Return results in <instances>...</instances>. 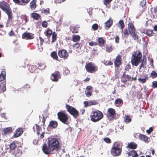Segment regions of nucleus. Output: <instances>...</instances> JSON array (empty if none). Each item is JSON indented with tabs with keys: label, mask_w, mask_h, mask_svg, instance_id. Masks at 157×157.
Here are the masks:
<instances>
[{
	"label": "nucleus",
	"mask_w": 157,
	"mask_h": 157,
	"mask_svg": "<svg viewBox=\"0 0 157 157\" xmlns=\"http://www.w3.org/2000/svg\"><path fill=\"white\" fill-rule=\"evenodd\" d=\"M60 138L57 136H53V137L48 139L47 145L46 144H43L42 150L46 154H49L54 151H57L59 147Z\"/></svg>",
	"instance_id": "f257e3e1"
},
{
	"label": "nucleus",
	"mask_w": 157,
	"mask_h": 157,
	"mask_svg": "<svg viewBox=\"0 0 157 157\" xmlns=\"http://www.w3.org/2000/svg\"><path fill=\"white\" fill-rule=\"evenodd\" d=\"M122 147L121 144L118 142H116L113 144L112 147L110 152L113 157L118 156L121 154Z\"/></svg>",
	"instance_id": "f03ea898"
},
{
	"label": "nucleus",
	"mask_w": 157,
	"mask_h": 157,
	"mask_svg": "<svg viewBox=\"0 0 157 157\" xmlns=\"http://www.w3.org/2000/svg\"><path fill=\"white\" fill-rule=\"evenodd\" d=\"M103 117V114L101 111L98 110L93 111L90 115L91 120L94 122L99 121Z\"/></svg>",
	"instance_id": "7ed1b4c3"
},
{
	"label": "nucleus",
	"mask_w": 157,
	"mask_h": 157,
	"mask_svg": "<svg viewBox=\"0 0 157 157\" xmlns=\"http://www.w3.org/2000/svg\"><path fill=\"white\" fill-rule=\"evenodd\" d=\"M0 7L7 14L9 19H11L12 18V10L8 4L5 2H2L0 3Z\"/></svg>",
	"instance_id": "20e7f679"
},
{
	"label": "nucleus",
	"mask_w": 157,
	"mask_h": 157,
	"mask_svg": "<svg viewBox=\"0 0 157 157\" xmlns=\"http://www.w3.org/2000/svg\"><path fill=\"white\" fill-rule=\"evenodd\" d=\"M58 119L63 124H69L68 115L65 111H60L57 113Z\"/></svg>",
	"instance_id": "39448f33"
},
{
	"label": "nucleus",
	"mask_w": 157,
	"mask_h": 157,
	"mask_svg": "<svg viewBox=\"0 0 157 157\" xmlns=\"http://www.w3.org/2000/svg\"><path fill=\"white\" fill-rule=\"evenodd\" d=\"M141 57V53L139 51H138L134 52L131 59L132 65L137 66L140 62Z\"/></svg>",
	"instance_id": "423d86ee"
},
{
	"label": "nucleus",
	"mask_w": 157,
	"mask_h": 157,
	"mask_svg": "<svg viewBox=\"0 0 157 157\" xmlns=\"http://www.w3.org/2000/svg\"><path fill=\"white\" fill-rule=\"evenodd\" d=\"M66 107L67 111L72 115L74 118H76L78 117L79 112L75 108L67 104H66Z\"/></svg>",
	"instance_id": "0eeeda50"
},
{
	"label": "nucleus",
	"mask_w": 157,
	"mask_h": 157,
	"mask_svg": "<svg viewBox=\"0 0 157 157\" xmlns=\"http://www.w3.org/2000/svg\"><path fill=\"white\" fill-rule=\"evenodd\" d=\"M136 79V75H133L131 77V76L128 75H125L124 74L121 78V82L125 83L127 81H135Z\"/></svg>",
	"instance_id": "6e6552de"
},
{
	"label": "nucleus",
	"mask_w": 157,
	"mask_h": 157,
	"mask_svg": "<svg viewBox=\"0 0 157 157\" xmlns=\"http://www.w3.org/2000/svg\"><path fill=\"white\" fill-rule=\"evenodd\" d=\"M106 115L107 117L109 119H113L116 115V111L115 109L112 108L108 109Z\"/></svg>",
	"instance_id": "1a4fd4ad"
},
{
	"label": "nucleus",
	"mask_w": 157,
	"mask_h": 157,
	"mask_svg": "<svg viewBox=\"0 0 157 157\" xmlns=\"http://www.w3.org/2000/svg\"><path fill=\"white\" fill-rule=\"evenodd\" d=\"M45 35L47 36L48 38L50 37L51 35H52V42L53 43L54 42L56 39V34L55 33H52V31L50 29H48L47 31L45 33Z\"/></svg>",
	"instance_id": "9d476101"
},
{
	"label": "nucleus",
	"mask_w": 157,
	"mask_h": 157,
	"mask_svg": "<svg viewBox=\"0 0 157 157\" xmlns=\"http://www.w3.org/2000/svg\"><path fill=\"white\" fill-rule=\"evenodd\" d=\"M61 78L60 74L59 71H56L51 74V80L57 82L59 79Z\"/></svg>",
	"instance_id": "9b49d317"
},
{
	"label": "nucleus",
	"mask_w": 157,
	"mask_h": 157,
	"mask_svg": "<svg viewBox=\"0 0 157 157\" xmlns=\"http://www.w3.org/2000/svg\"><path fill=\"white\" fill-rule=\"evenodd\" d=\"M148 79V77L147 75L143 73L140 75V77L138 79V80L140 82L142 83H144L146 82Z\"/></svg>",
	"instance_id": "f8f14e48"
},
{
	"label": "nucleus",
	"mask_w": 157,
	"mask_h": 157,
	"mask_svg": "<svg viewBox=\"0 0 157 157\" xmlns=\"http://www.w3.org/2000/svg\"><path fill=\"white\" fill-rule=\"evenodd\" d=\"M58 55L61 58L67 59L68 56V53L65 50H62L58 52Z\"/></svg>",
	"instance_id": "ddd939ff"
},
{
	"label": "nucleus",
	"mask_w": 157,
	"mask_h": 157,
	"mask_svg": "<svg viewBox=\"0 0 157 157\" xmlns=\"http://www.w3.org/2000/svg\"><path fill=\"white\" fill-rule=\"evenodd\" d=\"M98 104V101L96 100H93L91 101H85L84 102V107H86L87 106H90L92 105H97Z\"/></svg>",
	"instance_id": "4468645a"
},
{
	"label": "nucleus",
	"mask_w": 157,
	"mask_h": 157,
	"mask_svg": "<svg viewBox=\"0 0 157 157\" xmlns=\"http://www.w3.org/2000/svg\"><path fill=\"white\" fill-rule=\"evenodd\" d=\"M12 132V128L11 127H9L5 128L2 132V134L3 136H6L10 134Z\"/></svg>",
	"instance_id": "2eb2a0df"
},
{
	"label": "nucleus",
	"mask_w": 157,
	"mask_h": 157,
	"mask_svg": "<svg viewBox=\"0 0 157 157\" xmlns=\"http://www.w3.org/2000/svg\"><path fill=\"white\" fill-rule=\"evenodd\" d=\"M58 123L57 121H51L48 125V127L52 128H56L58 126Z\"/></svg>",
	"instance_id": "dca6fc26"
},
{
	"label": "nucleus",
	"mask_w": 157,
	"mask_h": 157,
	"mask_svg": "<svg viewBox=\"0 0 157 157\" xmlns=\"http://www.w3.org/2000/svg\"><path fill=\"white\" fill-rule=\"evenodd\" d=\"M16 3L20 5H25L29 3L30 0H13Z\"/></svg>",
	"instance_id": "f3484780"
},
{
	"label": "nucleus",
	"mask_w": 157,
	"mask_h": 157,
	"mask_svg": "<svg viewBox=\"0 0 157 157\" xmlns=\"http://www.w3.org/2000/svg\"><path fill=\"white\" fill-rule=\"evenodd\" d=\"M113 24V20L110 18L105 23L104 28L106 30H108Z\"/></svg>",
	"instance_id": "a211bd4d"
},
{
	"label": "nucleus",
	"mask_w": 157,
	"mask_h": 157,
	"mask_svg": "<svg viewBox=\"0 0 157 157\" xmlns=\"http://www.w3.org/2000/svg\"><path fill=\"white\" fill-rule=\"evenodd\" d=\"M92 87L91 86H87L86 88L85 93L86 95L88 97L92 95Z\"/></svg>",
	"instance_id": "6ab92c4d"
},
{
	"label": "nucleus",
	"mask_w": 157,
	"mask_h": 157,
	"mask_svg": "<svg viewBox=\"0 0 157 157\" xmlns=\"http://www.w3.org/2000/svg\"><path fill=\"white\" fill-rule=\"evenodd\" d=\"M139 138L141 140L143 141L146 143L149 142V138L146 135L140 134L138 136Z\"/></svg>",
	"instance_id": "aec40b11"
},
{
	"label": "nucleus",
	"mask_w": 157,
	"mask_h": 157,
	"mask_svg": "<svg viewBox=\"0 0 157 157\" xmlns=\"http://www.w3.org/2000/svg\"><path fill=\"white\" fill-rule=\"evenodd\" d=\"M121 56L119 55H118L116 58L114 62L115 66L116 67H118L121 65Z\"/></svg>",
	"instance_id": "412c9836"
},
{
	"label": "nucleus",
	"mask_w": 157,
	"mask_h": 157,
	"mask_svg": "<svg viewBox=\"0 0 157 157\" xmlns=\"http://www.w3.org/2000/svg\"><path fill=\"white\" fill-rule=\"evenodd\" d=\"M23 133V129L21 128H19L16 130V133L13 136L14 138H17L20 136Z\"/></svg>",
	"instance_id": "4be33fe9"
},
{
	"label": "nucleus",
	"mask_w": 157,
	"mask_h": 157,
	"mask_svg": "<svg viewBox=\"0 0 157 157\" xmlns=\"http://www.w3.org/2000/svg\"><path fill=\"white\" fill-rule=\"evenodd\" d=\"M129 157H137L139 155L134 150L127 152Z\"/></svg>",
	"instance_id": "5701e85b"
},
{
	"label": "nucleus",
	"mask_w": 157,
	"mask_h": 157,
	"mask_svg": "<svg viewBox=\"0 0 157 157\" xmlns=\"http://www.w3.org/2000/svg\"><path fill=\"white\" fill-rule=\"evenodd\" d=\"M137 147V145L135 142H131L128 144L127 147L133 149H136Z\"/></svg>",
	"instance_id": "b1692460"
},
{
	"label": "nucleus",
	"mask_w": 157,
	"mask_h": 157,
	"mask_svg": "<svg viewBox=\"0 0 157 157\" xmlns=\"http://www.w3.org/2000/svg\"><path fill=\"white\" fill-rule=\"evenodd\" d=\"M22 37L23 39H30L33 38V35L29 33H25L23 34Z\"/></svg>",
	"instance_id": "393cba45"
},
{
	"label": "nucleus",
	"mask_w": 157,
	"mask_h": 157,
	"mask_svg": "<svg viewBox=\"0 0 157 157\" xmlns=\"http://www.w3.org/2000/svg\"><path fill=\"white\" fill-rule=\"evenodd\" d=\"M114 104L117 106H121L123 104V100L121 98H117L115 100Z\"/></svg>",
	"instance_id": "a878e982"
},
{
	"label": "nucleus",
	"mask_w": 157,
	"mask_h": 157,
	"mask_svg": "<svg viewBox=\"0 0 157 157\" xmlns=\"http://www.w3.org/2000/svg\"><path fill=\"white\" fill-rule=\"evenodd\" d=\"M6 82L0 84V94L5 92L6 90Z\"/></svg>",
	"instance_id": "bb28decb"
},
{
	"label": "nucleus",
	"mask_w": 157,
	"mask_h": 157,
	"mask_svg": "<svg viewBox=\"0 0 157 157\" xmlns=\"http://www.w3.org/2000/svg\"><path fill=\"white\" fill-rule=\"evenodd\" d=\"M86 69H96L97 67L94 64L91 62L87 64L85 66Z\"/></svg>",
	"instance_id": "cd10ccee"
},
{
	"label": "nucleus",
	"mask_w": 157,
	"mask_h": 157,
	"mask_svg": "<svg viewBox=\"0 0 157 157\" xmlns=\"http://www.w3.org/2000/svg\"><path fill=\"white\" fill-rule=\"evenodd\" d=\"M128 29L130 33L136 31V30L134 26L132 23H128Z\"/></svg>",
	"instance_id": "c85d7f7f"
},
{
	"label": "nucleus",
	"mask_w": 157,
	"mask_h": 157,
	"mask_svg": "<svg viewBox=\"0 0 157 157\" xmlns=\"http://www.w3.org/2000/svg\"><path fill=\"white\" fill-rule=\"evenodd\" d=\"M6 76V72L4 69H3L0 74V82L5 79Z\"/></svg>",
	"instance_id": "c756f323"
},
{
	"label": "nucleus",
	"mask_w": 157,
	"mask_h": 157,
	"mask_svg": "<svg viewBox=\"0 0 157 157\" xmlns=\"http://www.w3.org/2000/svg\"><path fill=\"white\" fill-rule=\"evenodd\" d=\"M36 2L35 0L32 1L30 4V7L32 10H34L36 7Z\"/></svg>",
	"instance_id": "7c9ffc66"
},
{
	"label": "nucleus",
	"mask_w": 157,
	"mask_h": 157,
	"mask_svg": "<svg viewBox=\"0 0 157 157\" xmlns=\"http://www.w3.org/2000/svg\"><path fill=\"white\" fill-rule=\"evenodd\" d=\"M9 146L10 147V150L13 151L14 150L16 147V144L15 142H13L11 143L9 145Z\"/></svg>",
	"instance_id": "2f4dec72"
},
{
	"label": "nucleus",
	"mask_w": 157,
	"mask_h": 157,
	"mask_svg": "<svg viewBox=\"0 0 157 157\" xmlns=\"http://www.w3.org/2000/svg\"><path fill=\"white\" fill-rule=\"evenodd\" d=\"M136 31L131 33V35L133 38L134 40H138V36L136 34Z\"/></svg>",
	"instance_id": "473e14b6"
},
{
	"label": "nucleus",
	"mask_w": 157,
	"mask_h": 157,
	"mask_svg": "<svg viewBox=\"0 0 157 157\" xmlns=\"http://www.w3.org/2000/svg\"><path fill=\"white\" fill-rule=\"evenodd\" d=\"M31 16L34 19L36 20L39 19L40 17V16L39 15L36 13H32Z\"/></svg>",
	"instance_id": "72a5a7b5"
},
{
	"label": "nucleus",
	"mask_w": 157,
	"mask_h": 157,
	"mask_svg": "<svg viewBox=\"0 0 157 157\" xmlns=\"http://www.w3.org/2000/svg\"><path fill=\"white\" fill-rule=\"evenodd\" d=\"M124 119L125 122L126 123H129L131 121L130 117L129 116L126 115H125Z\"/></svg>",
	"instance_id": "f704fd0d"
},
{
	"label": "nucleus",
	"mask_w": 157,
	"mask_h": 157,
	"mask_svg": "<svg viewBox=\"0 0 157 157\" xmlns=\"http://www.w3.org/2000/svg\"><path fill=\"white\" fill-rule=\"evenodd\" d=\"M150 63L149 65H147V67L148 68H153L154 66L153 65V60L152 59L149 58L148 59Z\"/></svg>",
	"instance_id": "c9c22d12"
},
{
	"label": "nucleus",
	"mask_w": 157,
	"mask_h": 157,
	"mask_svg": "<svg viewBox=\"0 0 157 157\" xmlns=\"http://www.w3.org/2000/svg\"><path fill=\"white\" fill-rule=\"evenodd\" d=\"M119 27H121L122 29L121 32H123V29L124 27V22L122 20H120L119 22Z\"/></svg>",
	"instance_id": "e433bc0d"
},
{
	"label": "nucleus",
	"mask_w": 157,
	"mask_h": 157,
	"mask_svg": "<svg viewBox=\"0 0 157 157\" xmlns=\"http://www.w3.org/2000/svg\"><path fill=\"white\" fill-rule=\"evenodd\" d=\"M51 56L54 59L58 60V56L57 55V53L55 52H53L51 54Z\"/></svg>",
	"instance_id": "4c0bfd02"
},
{
	"label": "nucleus",
	"mask_w": 157,
	"mask_h": 157,
	"mask_svg": "<svg viewBox=\"0 0 157 157\" xmlns=\"http://www.w3.org/2000/svg\"><path fill=\"white\" fill-rule=\"evenodd\" d=\"M80 38V36L78 35H75L73 36L72 40L74 41L77 42L79 40Z\"/></svg>",
	"instance_id": "58836bf2"
},
{
	"label": "nucleus",
	"mask_w": 157,
	"mask_h": 157,
	"mask_svg": "<svg viewBox=\"0 0 157 157\" xmlns=\"http://www.w3.org/2000/svg\"><path fill=\"white\" fill-rule=\"evenodd\" d=\"M30 88V85L29 84H26L23 86L21 89H22V90H27L29 88Z\"/></svg>",
	"instance_id": "ea45409f"
},
{
	"label": "nucleus",
	"mask_w": 157,
	"mask_h": 157,
	"mask_svg": "<svg viewBox=\"0 0 157 157\" xmlns=\"http://www.w3.org/2000/svg\"><path fill=\"white\" fill-rule=\"evenodd\" d=\"M36 127V129L37 134L39 135L40 134V131L41 130V128L37 124H35Z\"/></svg>",
	"instance_id": "a19ab883"
},
{
	"label": "nucleus",
	"mask_w": 157,
	"mask_h": 157,
	"mask_svg": "<svg viewBox=\"0 0 157 157\" xmlns=\"http://www.w3.org/2000/svg\"><path fill=\"white\" fill-rule=\"evenodd\" d=\"M98 41L100 46H102L103 45L104 43V40L102 38H98Z\"/></svg>",
	"instance_id": "79ce46f5"
},
{
	"label": "nucleus",
	"mask_w": 157,
	"mask_h": 157,
	"mask_svg": "<svg viewBox=\"0 0 157 157\" xmlns=\"http://www.w3.org/2000/svg\"><path fill=\"white\" fill-rule=\"evenodd\" d=\"M151 75L152 78H155L157 77V73L155 71H152L151 73Z\"/></svg>",
	"instance_id": "37998d69"
},
{
	"label": "nucleus",
	"mask_w": 157,
	"mask_h": 157,
	"mask_svg": "<svg viewBox=\"0 0 157 157\" xmlns=\"http://www.w3.org/2000/svg\"><path fill=\"white\" fill-rule=\"evenodd\" d=\"M104 141L108 144H110L111 142V140L108 137L104 138Z\"/></svg>",
	"instance_id": "c03bdc74"
},
{
	"label": "nucleus",
	"mask_w": 157,
	"mask_h": 157,
	"mask_svg": "<svg viewBox=\"0 0 157 157\" xmlns=\"http://www.w3.org/2000/svg\"><path fill=\"white\" fill-rule=\"evenodd\" d=\"M125 31L124 32V35L125 36L129 35L131 34L130 32L128 30V29H124Z\"/></svg>",
	"instance_id": "a18cd8bd"
},
{
	"label": "nucleus",
	"mask_w": 157,
	"mask_h": 157,
	"mask_svg": "<svg viewBox=\"0 0 157 157\" xmlns=\"http://www.w3.org/2000/svg\"><path fill=\"white\" fill-rule=\"evenodd\" d=\"M145 63L146 62L145 61H143L142 63H141V65L140 66V69H141L142 68H146Z\"/></svg>",
	"instance_id": "49530a36"
},
{
	"label": "nucleus",
	"mask_w": 157,
	"mask_h": 157,
	"mask_svg": "<svg viewBox=\"0 0 157 157\" xmlns=\"http://www.w3.org/2000/svg\"><path fill=\"white\" fill-rule=\"evenodd\" d=\"M153 33V31L152 30H148L146 31V34L149 36H151Z\"/></svg>",
	"instance_id": "de8ad7c7"
},
{
	"label": "nucleus",
	"mask_w": 157,
	"mask_h": 157,
	"mask_svg": "<svg viewBox=\"0 0 157 157\" xmlns=\"http://www.w3.org/2000/svg\"><path fill=\"white\" fill-rule=\"evenodd\" d=\"M92 27L94 30H96L98 29V25L97 24H95L92 25Z\"/></svg>",
	"instance_id": "09e8293b"
},
{
	"label": "nucleus",
	"mask_w": 157,
	"mask_h": 157,
	"mask_svg": "<svg viewBox=\"0 0 157 157\" xmlns=\"http://www.w3.org/2000/svg\"><path fill=\"white\" fill-rule=\"evenodd\" d=\"M146 3V1L145 0H143L142 1L140 2V6L142 7L144 6Z\"/></svg>",
	"instance_id": "8fccbe9b"
},
{
	"label": "nucleus",
	"mask_w": 157,
	"mask_h": 157,
	"mask_svg": "<svg viewBox=\"0 0 157 157\" xmlns=\"http://www.w3.org/2000/svg\"><path fill=\"white\" fill-rule=\"evenodd\" d=\"M47 22L46 21H44L42 22V25L43 27L46 28L47 27Z\"/></svg>",
	"instance_id": "3c124183"
},
{
	"label": "nucleus",
	"mask_w": 157,
	"mask_h": 157,
	"mask_svg": "<svg viewBox=\"0 0 157 157\" xmlns=\"http://www.w3.org/2000/svg\"><path fill=\"white\" fill-rule=\"evenodd\" d=\"M70 73V71L69 69H65L64 72H63V74L64 75H69Z\"/></svg>",
	"instance_id": "603ef678"
},
{
	"label": "nucleus",
	"mask_w": 157,
	"mask_h": 157,
	"mask_svg": "<svg viewBox=\"0 0 157 157\" xmlns=\"http://www.w3.org/2000/svg\"><path fill=\"white\" fill-rule=\"evenodd\" d=\"M112 50V48L111 46H107L106 47V51L107 52H111Z\"/></svg>",
	"instance_id": "864d4df0"
},
{
	"label": "nucleus",
	"mask_w": 157,
	"mask_h": 157,
	"mask_svg": "<svg viewBox=\"0 0 157 157\" xmlns=\"http://www.w3.org/2000/svg\"><path fill=\"white\" fill-rule=\"evenodd\" d=\"M152 87L153 88H157V82L154 81L152 82Z\"/></svg>",
	"instance_id": "5fc2aeb1"
},
{
	"label": "nucleus",
	"mask_w": 157,
	"mask_h": 157,
	"mask_svg": "<svg viewBox=\"0 0 157 157\" xmlns=\"http://www.w3.org/2000/svg\"><path fill=\"white\" fill-rule=\"evenodd\" d=\"M153 131V129L152 127H150L149 129L146 130V132L148 134H150Z\"/></svg>",
	"instance_id": "6e6d98bb"
},
{
	"label": "nucleus",
	"mask_w": 157,
	"mask_h": 157,
	"mask_svg": "<svg viewBox=\"0 0 157 157\" xmlns=\"http://www.w3.org/2000/svg\"><path fill=\"white\" fill-rule=\"evenodd\" d=\"M112 0H105L104 1V4L106 6L108 4L110 3Z\"/></svg>",
	"instance_id": "4d7b16f0"
},
{
	"label": "nucleus",
	"mask_w": 157,
	"mask_h": 157,
	"mask_svg": "<svg viewBox=\"0 0 157 157\" xmlns=\"http://www.w3.org/2000/svg\"><path fill=\"white\" fill-rule=\"evenodd\" d=\"M97 69H86L87 71L90 73H93L96 71Z\"/></svg>",
	"instance_id": "13d9d810"
},
{
	"label": "nucleus",
	"mask_w": 157,
	"mask_h": 157,
	"mask_svg": "<svg viewBox=\"0 0 157 157\" xmlns=\"http://www.w3.org/2000/svg\"><path fill=\"white\" fill-rule=\"evenodd\" d=\"M80 46L79 43H76L73 45V47L74 48H78Z\"/></svg>",
	"instance_id": "bf43d9fd"
},
{
	"label": "nucleus",
	"mask_w": 157,
	"mask_h": 157,
	"mask_svg": "<svg viewBox=\"0 0 157 157\" xmlns=\"http://www.w3.org/2000/svg\"><path fill=\"white\" fill-rule=\"evenodd\" d=\"M89 45L91 46H93V45H97V44L94 42H89Z\"/></svg>",
	"instance_id": "052dcab7"
},
{
	"label": "nucleus",
	"mask_w": 157,
	"mask_h": 157,
	"mask_svg": "<svg viewBox=\"0 0 157 157\" xmlns=\"http://www.w3.org/2000/svg\"><path fill=\"white\" fill-rule=\"evenodd\" d=\"M63 1V0H55L54 2L56 3H60Z\"/></svg>",
	"instance_id": "680f3d73"
},
{
	"label": "nucleus",
	"mask_w": 157,
	"mask_h": 157,
	"mask_svg": "<svg viewBox=\"0 0 157 157\" xmlns=\"http://www.w3.org/2000/svg\"><path fill=\"white\" fill-rule=\"evenodd\" d=\"M115 40L116 42L117 43H119V36H116L115 39Z\"/></svg>",
	"instance_id": "e2e57ef3"
},
{
	"label": "nucleus",
	"mask_w": 157,
	"mask_h": 157,
	"mask_svg": "<svg viewBox=\"0 0 157 157\" xmlns=\"http://www.w3.org/2000/svg\"><path fill=\"white\" fill-rule=\"evenodd\" d=\"M14 33L13 31H11L9 33V35L10 36H12L13 35H14Z\"/></svg>",
	"instance_id": "0e129e2a"
},
{
	"label": "nucleus",
	"mask_w": 157,
	"mask_h": 157,
	"mask_svg": "<svg viewBox=\"0 0 157 157\" xmlns=\"http://www.w3.org/2000/svg\"><path fill=\"white\" fill-rule=\"evenodd\" d=\"M44 12L45 13H49V10L48 8H47L46 9H45L44 10Z\"/></svg>",
	"instance_id": "69168bd1"
},
{
	"label": "nucleus",
	"mask_w": 157,
	"mask_h": 157,
	"mask_svg": "<svg viewBox=\"0 0 157 157\" xmlns=\"http://www.w3.org/2000/svg\"><path fill=\"white\" fill-rule=\"evenodd\" d=\"M33 143L34 144H37L38 143V141L36 139L34 140L33 141Z\"/></svg>",
	"instance_id": "338daca9"
},
{
	"label": "nucleus",
	"mask_w": 157,
	"mask_h": 157,
	"mask_svg": "<svg viewBox=\"0 0 157 157\" xmlns=\"http://www.w3.org/2000/svg\"><path fill=\"white\" fill-rule=\"evenodd\" d=\"M90 80V78H87L85 79H84L83 81L84 82H88Z\"/></svg>",
	"instance_id": "774afa93"
}]
</instances>
